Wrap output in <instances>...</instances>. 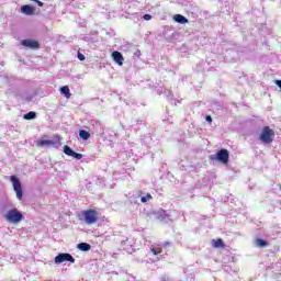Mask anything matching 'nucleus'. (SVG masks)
Here are the masks:
<instances>
[{
	"instance_id": "1",
	"label": "nucleus",
	"mask_w": 281,
	"mask_h": 281,
	"mask_svg": "<svg viewBox=\"0 0 281 281\" xmlns=\"http://www.w3.org/2000/svg\"><path fill=\"white\" fill-rule=\"evenodd\" d=\"M78 218L79 221H83L86 225H93L98 223L99 215L95 210H86V211H81L78 214Z\"/></svg>"
},
{
	"instance_id": "2",
	"label": "nucleus",
	"mask_w": 281,
	"mask_h": 281,
	"mask_svg": "<svg viewBox=\"0 0 281 281\" xmlns=\"http://www.w3.org/2000/svg\"><path fill=\"white\" fill-rule=\"evenodd\" d=\"M274 138L276 132L269 126H265L259 135V139L262 142V144H271Z\"/></svg>"
},
{
	"instance_id": "3",
	"label": "nucleus",
	"mask_w": 281,
	"mask_h": 281,
	"mask_svg": "<svg viewBox=\"0 0 281 281\" xmlns=\"http://www.w3.org/2000/svg\"><path fill=\"white\" fill-rule=\"evenodd\" d=\"M5 221H8V223H21L23 221V214L21 212H19V210L16 209H11L10 211H8V213L4 215Z\"/></svg>"
},
{
	"instance_id": "4",
	"label": "nucleus",
	"mask_w": 281,
	"mask_h": 281,
	"mask_svg": "<svg viewBox=\"0 0 281 281\" xmlns=\"http://www.w3.org/2000/svg\"><path fill=\"white\" fill-rule=\"evenodd\" d=\"M164 247H170V243H165L162 245H160V244L151 245L149 248L148 255L155 256V258H156L155 261L157 262L161 258V251H162Z\"/></svg>"
},
{
	"instance_id": "5",
	"label": "nucleus",
	"mask_w": 281,
	"mask_h": 281,
	"mask_svg": "<svg viewBox=\"0 0 281 281\" xmlns=\"http://www.w3.org/2000/svg\"><path fill=\"white\" fill-rule=\"evenodd\" d=\"M37 146L42 148H49L52 146L54 148H58V146H60V137H55L53 139H41L37 142Z\"/></svg>"
},
{
	"instance_id": "6",
	"label": "nucleus",
	"mask_w": 281,
	"mask_h": 281,
	"mask_svg": "<svg viewBox=\"0 0 281 281\" xmlns=\"http://www.w3.org/2000/svg\"><path fill=\"white\" fill-rule=\"evenodd\" d=\"M10 180L12 182L13 190L16 193V199L21 201V199H23V187H21V181L16 176H11Z\"/></svg>"
},
{
	"instance_id": "7",
	"label": "nucleus",
	"mask_w": 281,
	"mask_h": 281,
	"mask_svg": "<svg viewBox=\"0 0 281 281\" xmlns=\"http://www.w3.org/2000/svg\"><path fill=\"white\" fill-rule=\"evenodd\" d=\"M63 262H76V259H74V256L69 254H59L55 257V265H63Z\"/></svg>"
},
{
	"instance_id": "8",
	"label": "nucleus",
	"mask_w": 281,
	"mask_h": 281,
	"mask_svg": "<svg viewBox=\"0 0 281 281\" xmlns=\"http://www.w3.org/2000/svg\"><path fill=\"white\" fill-rule=\"evenodd\" d=\"M216 159L221 164H228L229 162V151L227 149H221L216 154Z\"/></svg>"
},
{
	"instance_id": "9",
	"label": "nucleus",
	"mask_w": 281,
	"mask_h": 281,
	"mask_svg": "<svg viewBox=\"0 0 281 281\" xmlns=\"http://www.w3.org/2000/svg\"><path fill=\"white\" fill-rule=\"evenodd\" d=\"M64 153L68 157H74V159H82V154H78V153L74 151V149H71V147H69L67 145L64 146Z\"/></svg>"
},
{
	"instance_id": "10",
	"label": "nucleus",
	"mask_w": 281,
	"mask_h": 281,
	"mask_svg": "<svg viewBox=\"0 0 281 281\" xmlns=\"http://www.w3.org/2000/svg\"><path fill=\"white\" fill-rule=\"evenodd\" d=\"M21 12L26 16H33L34 12H36V9L30 4H24L21 7Z\"/></svg>"
},
{
	"instance_id": "11",
	"label": "nucleus",
	"mask_w": 281,
	"mask_h": 281,
	"mask_svg": "<svg viewBox=\"0 0 281 281\" xmlns=\"http://www.w3.org/2000/svg\"><path fill=\"white\" fill-rule=\"evenodd\" d=\"M112 58L114 60V63H116V65H120V67H122V65H124V56H122V53L115 50L112 53Z\"/></svg>"
},
{
	"instance_id": "12",
	"label": "nucleus",
	"mask_w": 281,
	"mask_h": 281,
	"mask_svg": "<svg viewBox=\"0 0 281 281\" xmlns=\"http://www.w3.org/2000/svg\"><path fill=\"white\" fill-rule=\"evenodd\" d=\"M21 45H23L24 47H29L30 49H37L38 42L32 40H24L21 42Z\"/></svg>"
},
{
	"instance_id": "13",
	"label": "nucleus",
	"mask_w": 281,
	"mask_h": 281,
	"mask_svg": "<svg viewBox=\"0 0 281 281\" xmlns=\"http://www.w3.org/2000/svg\"><path fill=\"white\" fill-rule=\"evenodd\" d=\"M173 21H176V23H180L181 25H186V23H188V18L181 14H176L173 15Z\"/></svg>"
},
{
	"instance_id": "14",
	"label": "nucleus",
	"mask_w": 281,
	"mask_h": 281,
	"mask_svg": "<svg viewBox=\"0 0 281 281\" xmlns=\"http://www.w3.org/2000/svg\"><path fill=\"white\" fill-rule=\"evenodd\" d=\"M77 249H79L80 251H89L91 249V245H89L88 243H80L77 245Z\"/></svg>"
},
{
	"instance_id": "15",
	"label": "nucleus",
	"mask_w": 281,
	"mask_h": 281,
	"mask_svg": "<svg viewBox=\"0 0 281 281\" xmlns=\"http://www.w3.org/2000/svg\"><path fill=\"white\" fill-rule=\"evenodd\" d=\"M212 247L215 249H221V247H225V244H223V239H213Z\"/></svg>"
},
{
	"instance_id": "16",
	"label": "nucleus",
	"mask_w": 281,
	"mask_h": 281,
	"mask_svg": "<svg viewBox=\"0 0 281 281\" xmlns=\"http://www.w3.org/2000/svg\"><path fill=\"white\" fill-rule=\"evenodd\" d=\"M60 93L65 95V98H71V92L68 86H64L60 88Z\"/></svg>"
},
{
	"instance_id": "17",
	"label": "nucleus",
	"mask_w": 281,
	"mask_h": 281,
	"mask_svg": "<svg viewBox=\"0 0 281 281\" xmlns=\"http://www.w3.org/2000/svg\"><path fill=\"white\" fill-rule=\"evenodd\" d=\"M79 137L81 139H83L85 142H87V139H89V137H91V134L85 130H80L79 131Z\"/></svg>"
},
{
	"instance_id": "18",
	"label": "nucleus",
	"mask_w": 281,
	"mask_h": 281,
	"mask_svg": "<svg viewBox=\"0 0 281 281\" xmlns=\"http://www.w3.org/2000/svg\"><path fill=\"white\" fill-rule=\"evenodd\" d=\"M255 245H256V247L265 248V247H267L268 244L266 240L258 238V239H256Z\"/></svg>"
},
{
	"instance_id": "19",
	"label": "nucleus",
	"mask_w": 281,
	"mask_h": 281,
	"mask_svg": "<svg viewBox=\"0 0 281 281\" xmlns=\"http://www.w3.org/2000/svg\"><path fill=\"white\" fill-rule=\"evenodd\" d=\"M142 203H148V201H153V195L147 193L146 195L140 198Z\"/></svg>"
},
{
	"instance_id": "20",
	"label": "nucleus",
	"mask_w": 281,
	"mask_h": 281,
	"mask_svg": "<svg viewBox=\"0 0 281 281\" xmlns=\"http://www.w3.org/2000/svg\"><path fill=\"white\" fill-rule=\"evenodd\" d=\"M36 119V112H29L24 115V120H35Z\"/></svg>"
},
{
	"instance_id": "21",
	"label": "nucleus",
	"mask_w": 281,
	"mask_h": 281,
	"mask_svg": "<svg viewBox=\"0 0 281 281\" xmlns=\"http://www.w3.org/2000/svg\"><path fill=\"white\" fill-rule=\"evenodd\" d=\"M143 19H144L145 21H150V19H153V15H150V14H145V15L143 16Z\"/></svg>"
},
{
	"instance_id": "22",
	"label": "nucleus",
	"mask_w": 281,
	"mask_h": 281,
	"mask_svg": "<svg viewBox=\"0 0 281 281\" xmlns=\"http://www.w3.org/2000/svg\"><path fill=\"white\" fill-rule=\"evenodd\" d=\"M77 56L79 60H85V55H82V53L78 52Z\"/></svg>"
},
{
	"instance_id": "23",
	"label": "nucleus",
	"mask_w": 281,
	"mask_h": 281,
	"mask_svg": "<svg viewBox=\"0 0 281 281\" xmlns=\"http://www.w3.org/2000/svg\"><path fill=\"white\" fill-rule=\"evenodd\" d=\"M31 1H34L35 3H37L40 8H43V2H41V0H31Z\"/></svg>"
},
{
	"instance_id": "24",
	"label": "nucleus",
	"mask_w": 281,
	"mask_h": 281,
	"mask_svg": "<svg viewBox=\"0 0 281 281\" xmlns=\"http://www.w3.org/2000/svg\"><path fill=\"white\" fill-rule=\"evenodd\" d=\"M205 120L206 122H212V116L207 115Z\"/></svg>"
}]
</instances>
